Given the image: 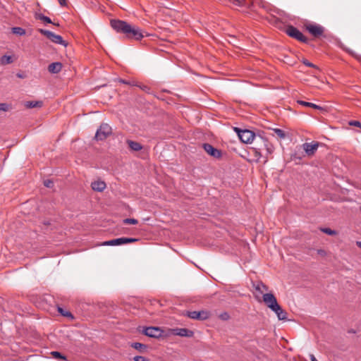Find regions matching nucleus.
<instances>
[{"label":"nucleus","instance_id":"obj_19","mask_svg":"<svg viewBox=\"0 0 361 361\" xmlns=\"http://www.w3.org/2000/svg\"><path fill=\"white\" fill-rule=\"evenodd\" d=\"M43 105L42 101H27L25 102L24 106L27 109L40 108Z\"/></svg>","mask_w":361,"mask_h":361},{"label":"nucleus","instance_id":"obj_35","mask_svg":"<svg viewBox=\"0 0 361 361\" xmlns=\"http://www.w3.org/2000/svg\"><path fill=\"white\" fill-rule=\"evenodd\" d=\"M348 124L352 126H355L361 128V123L358 121H350Z\"/></svg>","mask_w":361,"mask_h":361},{"label":"nucleus","instance_id":"obj_31","mask_svg":"<svg viewBox=\"0 0 361 361\" xmlns=\"http://www.w3.org/2000/svg\"><path fill=\"white\" fill-rule=\"evenodd\" d=\"M138 221L135 219H123V224H137Z\"/></svg>","mask_w":361,"mask_h":361},{"label":"nucleus","instance_id":"obj_5","mask_svg":"<svg viewBox=\"0 0 361 361\" xmlns=\"http://www.w3.org/2000/svg\"><path fill=\"white\" fill-rule=\"evenodd\" d=\"M240 140L244 143H252L256 139L257 135L250 130H240L235 128Z\"/></svg>","mask_w":361,"mask_h":361},{"label":"nucleus","instance_id":"obj_12","mask_svg":"<svg viewBox=\"0 0 361 361\" xmlns=\"http://www.w3.org/2000/svg\"><path fill=\"white\" fill-rule=\"evenodd\" d=\"M263 301L266 304V305L270 308L271 310L274 309V307H278V302L276 297L272 293H265L263 295Z\"/></svg>","mask_w":361,"mask_h":361},{"label":"nucleus","instance_id":"obj_10","mask_svg":"<svg viewBox=\"0 0 361 361\" xmlns=\"http://www.w3.org/2000/svg\"><path fill=\"white\" fill-rule=\"evenodd\" d=\"M190 319L204 320L209 318V312L207 311H188L185 314Z\"/></svg>","mask_w":361,"mask_h":361},{"label":"nucleus","instance_id":"obj_2","mask_svg":"<svg viewBox=\"0 0 361 361\" xmlns=\"http://www.w3.org/2000/svg\"><path fill=\"white\" fill-rule=\"evenodd\" d=\"M253 144V148L256 151V153L261 155L264 153H265L266 155L271 154L274 151L273 145L267 138L260 135H257Z\"/></svg>","mask_w":361,"mask_h":361},{"label":"nucleus","instance_id":"obj_33","mask_svg":"<svg viewBox=\"0 0 361 361\" xmlns=\"http://www.w3.org/2000/svg\"><path fill=\"white\" fill-rule=\"evenodd\" d=\"M343 49H344L345 51H347L348 53H349L351 56H353V57H355V59H360L361 57L359 56L357 54H356L353 51L349 49H347V48H345L343 47H341Z\"/></svg>","mask_w":361,"mask_h":361},{"label":"nucleus","instance_id":"obj_8","mask_svg":"<svg viewBox=\"0 0 361 361\" xmlns=\"http://www.w3.org/2000/svg\"><path fill=\"white\" fill-rule=\"evenodd\" d=\"M39 32L42 35H43L45 37H47L51 42H54L56 44H62V45H63L65 47L67 46V43L63 39V38H62V37L61 35H56V34H54V32H52L51 31H49V30H43V29H39Z\"/></svg>","mask_w":361,"mask_h":361},{"label":"nucleus","instance_id":"obj_28","mask_svg":"<svg viewBox=\"0 0 361 361\" xmlns=\"http://www.w3.org/2000/svg\"><path fill=\"white\" fill-rule=\"evenodd\" d=\"M274 132L281 139H284L286 137L285 132L279 128H274Z\"/></svg>","mask_w":361,"mask_h":361},{"label":"nucleus","instance_id":"obj_23","mask_svg":"<svg viewBox=\"0 0 361 361\" xmlns=\"http://www.w3.org/2000/svg\"><path fill=\"white\" fill-rule=\"evenodd\" d=\"M51 355L55 359L61 360H63V361H66L67 360L66 357L63 355L61 353H59L58 351H52V352H51Z\"/></svg>","mask_w":361,"mask_h":361},{"label":"nucleus","instance_id":"obj_7","mask_svg":"<svg viewBox=\"0 0 361 361\" xmlns=\"http://www.w3.org/2000/svg\"><path fill=\"white\" fill-rule=\"evenodd\" d=\"M137 241H138L137 238L123 237V238L113 239L111 240L104 241L102 243V245H104V246H116V245H121L127 244V243H135Z\"/></svg>","mask_w":361,"mask_h":361},{"label":"nucleus","instance_id":"obj_41","mask_svg":"<svg viewBox=\"0 0 361 361\" xmlns=\"http://www.w3.org/2000/svg\"><path fill=\"white\" fill-rule=\"evenodd\" d=\"M59 3L61 6H65L66 5V0H58Z\"/></svg>","mask_w":361,"mask_h":361},{"label":"nucleus","instance_id":"obj_11","mask_svg":"<svg viewBox=\"0 0 361 361\" xmlns=\"http://www.w3.org/2000/svg\"><path fill=\"white\" fill-rule=\"evenodd\" d=\"M202 147L208 154L214 158L220 159L222 156V152L221 150L214 147L209 143L203 144Z\"/></svg>","mask_w":361,"mask_h":361},{"label":"nucleus","instance_id":"obj_6","mask_svg":"<svg viewBox=\"0 0 361 361\" xmlns=\"http://www.w3.org/2000/svg\"><path fill=\"white\" fill-rule=\"evenodd\" d=\"M111 133L112 129L111 126L107 123H102L97 129L94 137L97 140H104L110 135Z\"/></svg>","mask_w":361,"mask_h":361},{"label":"nucleus","instance_id":"obj_20","mask_svg":"<svg viewBox=\"0 0 361 361\" xmlns=\"http://www.w3.org/2000/svg\"><path fill=\"white\" fill-rule=\"evenodd\" d=\"M254 287L255 290L260 293H263L264 290H268V287L262 282H258L257 284H254Z\"/></svg>","mask_w":361,"mask_h":361},{"label":"nucleus","instance_id":"obj_36","mask_svg":"<svg viewBox=\"0 0 361 361\" xmlns=\"http://www.w3.org/2000/svg\"><path fill=\"white\" fill-rule=\"evenodd\" d=\"M136 86L139 87L142 90H143L144 92H147V93H148V94H150V93H151V92H150V87H148V86H147V85H138L137 84V85H136Z\"/></svg>","mask_w":361,"mask_h":361},{"label":"nucleus","instance_id":"obj_25","mask_svg":"<svg viewBox=\"0 0 361 361\" xmlns=\"http://www.w3.org/2000/svg\"><path fill=\"white\" fill-rule=\"evenodd\" d=\"M12 32L13 34L18 35H25V30L20 27H14L12 28Z\"/></svg>","mask_w":361,"mask_h":361},{"label":"nucleus","instance_id":"obj_18","mask_svg":"<svg viewBox=\"0 0 361 361\" xmlns=\"http://www.w3.org/2000/svg\"><path fill=\"white\" fill-rule=\"evenodd\" d=\"M126 142L129 148L133 151L138 152L142 149V145L137 142L127 140Z\"/></svg>","mask_w":361,"mask_h":361},{"label":"nucleus","instance_id":"obj_15","mask_svg":"<svg viewBox=\"0 0 361 361\" xmlns=\"http://www.w3.org/2000/svg\"><path fill=\"white\" fill-rule=\"evenodd\" d=\"M318 143H308L303 144V149L308 155L313 154L318 148Z\"/></svg>","mask_w":361,"mask_h":361},{"label":"nucleus","instance_id":"obj_4","mask_svg":"<svg viewBox=\"0 0 361 361\" xmlns=\"http://www.w3.org/2000/svg\"><path fill=\"white\" fill-rule=\"evenodd\" d=\"M305 29L314 37H325L326 35H324L325 29L323 26L316 24V23H305Z\"/></svg>","mask_w":361,"mask_h":361},{"label":"nucleus","instance_id":"obj_13","mask_svg":"<svg viewBox=\"0 0 361 361\" xmlns=\"http://www.w3.org/2000/svg\"><path fill=\"white\" fill-rule=\"evenodd\" d=\"M173 334L176 336H179L181 337H192L194 333L192 331L185 329V328H176L172 330Z\"/></svg>","mask_w":361,"mask_h":361},{"label":"nucleus","instance_id":"obj_42","mask_svg":"<svg viewBox=\"0 0 361 361\" xmlns=\"http://www.w3.org/2000/svg\"><path fill=\"white\" fill-rule=\"evenodd\" d=\"M310 357L311 361H317V360L316 359V357H314V355H310Z\"/></svg>","mask_w":361,"mask_h":361},{"label":"nucleus","instance_id":"obj_38","mask_svg":"<svg viewBox=\"0 0 361 361\" xmlns=\"http://www.w3.org/2000/svg\"><path fill=\"white\" fill-rule=\"evenodd\" d=\"M302 61L303 64H305V66H307L308 67L317 68V66L314 64H313L312 63L310 62L307 59H303Z\"/></svg>","mask_w":361,"mask_h":361},{"label":"nucleus","instance_id":"obj_39","mask_svg":"<svg viewBox=\"0 0 361 361\" xmlns=\"http://www.w3.org/2000/svg\"><path fill=\"white\" fill-rule=\"evenodd\" d=\"M119 82H121V83H123V84L129 85H133V86H136L137 85V84L135 83V82H129V81H126V80H123V79H120Z\"/></svg>","mask_w":361,"mask_h":361},{"label":"nucleus","instance_id":"obj_3","mask_svg":"<svg viewBox=\"0 0 361 361\" xmlns=\"http://www.w3.org/2000/svg\"><path fill=\"white\" fill-rule=\"evenodd\" d=\"M286 33L290 37L294 38L301 42L308 44L309 39L298 28L293 25L287 26Z\"/></svg>","mask_w":361,"mask_h":361},{"label":"nucleus","instance_id":"obj_14","mask_svg":"<svg viewBox=\"0 0 361 361\" xmlns=\"http://www.w3.org/2000/svg\"><path fill=\"white\" fill-rule=\"evenodd\" d=\"M92 189L97 192H102L106 187V185L103 180H95L91 183Z\"/></svg>","mask_w":361,"mask_h":361},{"label":"nucleus","instance_id":"obj_24","mask_svg":"<svg viewBox=\"0 0 361 361\" xmlns=\"http://www.w3.org/2000/svg\"><path fill=\"white\" fill-rule=\"evenodd\" d=\"M131 346L140 351H143L147 349V345L140 343L135 342L131 344Z\"/></svg>","mask_w":361,"mask_h":361},{"label":"nucleus","instance_id":"obj_21","mask_svg":"<svg viewBox=\"0 0 361 361\" xmlns=\"http://www.w3.org/2000/svg\"><path fill=\"white\" fill-rule=\"evenodd\" d=\"M298 103L302 105V106H307V107H312L313 109H322V107H321L320 106H318L315 104H313V103H311V102H305V101H302V100H298Z\"/></svg>","mask_w":361,"mask_h":361},{"label":"nucleus","instance_id":"obj_29","mask_svg":"<svg viewBox=\"0 0 361 361\" xmlns=\"http://www.w3.org/2000/svg\"><path fill=\"white\" fill-rule=\"evenodd\" d=\"M321 231L323 233L328 234L329 235H335L337 233V232L335 230H332L329 228H321Z\"/></svg>","mask_w":361,"mask_h":361},{"label":"nucleus","instance_id":"obj_45","mask_svg":"<svg viewBox=\"0 0 361 361\" xmlns=\"http://www.w3.org/2000/svg\"><path fill=\"white\" fill-rule=\"evenodd\" d=\"M226 317H228V314H225V315H224V317H223V319H225Z\"/></svg>","mask_w":361,"mask_h":361},{"label":"nucleus","instance_id":"obj_26","mask_svg":"<svg viewBox=\"0 0 361 361\" xmlns=\"http://www.w3.org/2000/svg\"><path fill=\"white\" fill-rule=\"evenodd\" d=\"M36 18L39 20L44 21L46 23H53L49 17L43 15L42 13L37 14Z\"/></svg>","mask_w":361,"mask_h":361},{"label":"nucleus","instance_id":"obj_1","mask_svg":"<svg viewBox=\"0 0 361 361\" xmlns=\"http://www.w3.org/2000/svg\"><path fill=\"white\" fill-rule=\"evenodd\" d=\"M110 25L116 32L124 35L127 39L139 41L145 37L144 32L139 27L133 25L126 21L112 19L110 21Z\"/></svg>","mask_w":361,"mask_h":361},{"label":"nucleus","instance_id":"obj_46","mask_svg":"<svg viewBox=\"0 0 361 361\" xmlns=\"http://www.w3.org/2000/svg\"><path fill=\"white\" fill-rule=\"evenodd\" d=\"M226 317H228V314H225V315H224V317H223V319H225Z\"/></svg>","mask_w":361,"mask_h":361},{"label":"nucleus","instance_id":"obj_32","mask_svg":"<svg viewBox=\"0 0 361 361\" xmlns=\"http://www.w3.org/2000/svg\"><path fill=\"white\" fill-rule=\"evenodd\" d=\"M231 3L235 6H242L245 4V0H228Z\"/></svg>","mask_w":361,"mask_h":361},{"label":"nucleus","instance_id":"obj_30","mask_svg":"<svg viewBox=\"0 0 361 361\" xmlns=\"http://www.w3.org/2000/svg\"><path fill=\"white\" fill-rule=\"evenodd\" d=\"M11 109L10 104L7 103H0V111H8Z\"/></svg>","mask_w":361,"mask_h":361},{"label":"nucleus","instance_id":"obj_16","mask_svg":"<svg viewBox=\"0 0 361 361\" xmlns=\"http://www.w3.org/2000/svg\"><path fill=\"white\" fill-rule=\"evenodd\" d=\"M62 63L60 62L51 63L48 66V71L51 73H59L62 69Z\"/></svg>","mask_w":361,"mask_h":361},{"label":"nucleus","instance_id":"obj_17","mask_svg":"<svg viewBox=\"0 0 361 361\" xmlns=\"http://www.w3.org/2000/svg\"><path fill=\"white\" fill-rule=\"evenodd\" d=\"M272 311L276 313L279 320L286 319L287 313L281 308V307L279 305H278V307H274V309Z\"/></svg>","mask_w":361,"mask_h":361},{"label":"nucleus","instance_id":"obj_34","mask_svg":"<svg viewBox=\"0 0 361 361\" xmlns=\"http://www.w3.org/2000/svg\"><path fill=\"white\" fill-rule=\"evenodd\" d=\"M44 185L47 188H51L54 186V182L50 179L45 180L44 181Z\"/></svg>","mask_w":361,"mask_h":361},{"label":"nucleus","instance_id":"obj_43","mask_svg":"<svg viewBox=\"0 0 361 361\" xmlns=\"http://www.w3.org/2000/svg\"><path fill=\"white\" fill-rule=\"evenodd\" d=\"M356 244L361 249V241H357Z\"/></svg>","mask_w":361,"mask_h":361},{"label":"nucleus","instance_id":"obj_37","mask_svg":"<svg viewBox=\"0 0 361 361\" xmlns=\"http://www.w3.org/2000/svg\"><path fill=\"white\" fill-rule=\"evenodd\" d=\"M133 360L134 361H149V360L144 357V356H140V355H137V356H135L133 357Z\"/></svg>","mask_w":361,"mask_h":361},{"label":"nucleus","instance_id":"obj_44","mask_svg":"<svg viewBox=\"0 0 361 361\" xmlns=\"http://www.w3.org/2000/svg\"><path fill=\"white\" fill-rule=\"evenodd\" d=\"M17 76H18V78H23V76L21 74H20V73H18V74H17Z\"/></svg>","mask_w":361,"mask_h":361},{"label":"nucleus","instance_id":"obj_9","mask_svg":"<svg viewBox=\"0 0 361 361\" xmlns=\"http://www.w3.org/2000/svg\"><path fill=\"white\" fill-rule=\"evenodd\" d=\"M142 333L147 336L159 338L163 336L164 331L159 327L149 326L145 327Z\"/></svg>","mask_w":361,"mask_h":361},{"label":"nucleus","instance_id":"obj_27","mask_svg":"<svg viewBox=\"0 0 361 361\" xmlns=\"http://www.w3.org/2000/svg\"><path fill=\"white\" fill-rule=\"evenodd\" d=\"M58 311H59V312L61 315H63V316H64V317H69V318H71V319H73V314H72L70 312L66 311V310H64L62 307H58Z\"/></svg>","mask_w":361,"mask_h":361},{"label":"nucleus","instance_id":"obj_47","mask_svg":"<svg viewBox=\"0 0 361 361\" xmlns=\"http://www.w3.org/2000/svg\"><path fill=\"white\" fill-rule=\"evenodd\" d=\"M226 317H228V314H225V315H224V317H223V319H225Z\"/></svg>","mask_w":361,"mask_h":361},{"label":"nucleus","instance_id":"obj_22","mask_svg":"<svg viewBox=\"0 0 361 361\" xmlns=\"http://www.w3.org/2000/svg\"><path fill=\"white\" fill-rule=\"evenodd\" d=\"M0 63L2 65L10 64L13 63L12 57L11 56L4 55L1 57Z\"/></svg>","mask_w":361,"mask_h":361},{"label":"nucleus","instance_id":"obj_40","mask_svg":"<svg viewBox=\"0 0 361 361\" xmlns=\"http://www.w3.org/2000/svg\"><path fill=\"white\" fill-rule=\"evenodd\" d=\"M317 254L321 256H325L326 255V252L324 250L319 249L317 250Z\"/></svg>","mask_w":361,"mask_h":361}]
</instances>
